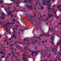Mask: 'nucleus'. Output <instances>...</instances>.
<instances>
[{"label": "nucleus", "instance_id": "4", "mask_svg": "<svg viewBox=\"0 0 61 61\" xmlns=\"http://www.w3.org/2000/svg\"><path fill=\"white\" fill-rule=\"evenodd\" d=\"M56 46H54L53 47H51V49H52V51L53 52H54L55 53V54H56V55H57V51L56 50H57L56 49Z\"/></svg>", "mask_w": 61, "mask_h": 61}, {"label": "nucleus", "instance_id": "36", "mask_svg": "<svg viewBox=\"0 0 61 61\" xmlns=\"http://www.w3.org/2000/svg\"><path fill=\"white\" fill-rule=\"evenodd\" d=\"M30 7H31V10H33V6H30Z\"/></svg>", "mask_w": 61, "mask_h": 61}, {"label": "nucleus", "instance_id": "42", "mask_svg": "<svg viewBox=\"0 0 61 61\" xmlns=\"http://www.w3.org/2000/svg\"><path fill=\"white\" fill-rule=\"evenodd\" d=\"M56 27H57V28H58V26L57 25H56V26L55 27V28H56Z\"/></svg>", "mask_w": 61, "mask_h": 61}, {"label": "nucleus", "instance_id": "39", "mask_svg": "<svg viewBox=\"0 0 61 61\" xmlns=\"http://www.w3.org/2000/svg\"><path fill=\"white\" fill-rule=\"evenodd\" d=\"M19 44H23V43L22 42H19Z\"/></svg>", "mask_w": 61, "mask_h": 61}, {"label": "nucleus", "instance_id": "17", "mask_svg": "<svg viewBox=\"0 0 61 61\" xmlns=\"http://www.w3.org/2000/svg\"><path fill=\"white\" fill-rule=\"evenodd\" d=\"M14 3H15L16 4H18V5H19V6H20L19 4H18L19 3H20V2H17L16 1H15V2Z\"/></svg>", "mask_w": 61, "mask_h": 61}, {"label": "nucleus", "instance_id": "59", "mask_svg": "<svg viewBox=\"0 0 61 61\" xmlns=\"http://www.w3.org/2000/svg\"><path fill=\"white\" fill-rule=\"evenodd\" d=\"M4 56H3L1 57V58H4Z\"/></svg>", "mask_w": 61, "mask_h": 61}, {"label": "nucleus", "instance_id": "12", "mask_svg": "<svg viewBox=\"0 0 61 61\" xmlns=\"http://www.w3.org/2000/svg\"><path fill=\"white\" fill-rule=\"evenodd\" d=\"M55 29H53V28H51V31L52 32H53V35H55Z\"/></svg>", "mask_w": 61, "mask_h": 61}, {"label": "nucleus", "instance_id": "7", "mask_svg": "<svg viewBox=\"0 0 61 61\" xmlns=\"http://www.w3.org/2000/svg\"><path fill=\"white\" fill-rule=\"evenodd\" d=\"M36 42H37V40H35V41L34 40H32V41L31 42V43L32 44H33L34 45L35 44H36Z\"/></svg>", "mask_w": 61, "mask_h": 61}, {"label": "nucleus", "instance_id": "37", "mask_svg": "<svg viewBox=\"0 0 61 61\" xmlns=\"http://www.w3.org/2000/svg\"><path fill=\"white\" fill-rule=\"evenodd\" d=\"M59 18V17H58V16H57V17H56V19H58Z\"/></svg>", "mask_w": 61, "mask_h": 61}, {"label": "nucleus", "instance_id": "52", "mask_svg": "<svg viewBox=\"0 0 61 61\" xmlns=\"http://www.w3.org/2000/svg\"><path fill=\"white\" fill-rule=\"evenodd\" d=\"M56 11H55V14H56Z\"/></svg>", "mask_w": 61, "mask_h": 61}, {"label": "nucleus", "instance_id": "38", "mask_svg": "<svg viewBox=\"0 0 61 61\" xmlns=\"http://www.w3.org/2000/svg\"><path fill=\"white\" fill-rule=\"evenodd\" d=\"M2 18H1V19H4V18H5V17H3L2 16Z\"/></svg>", "mask_w": 61, "mask_h": 61}, {"label": "nucleus", "instance_id": "6", "mask_svg": "<svg viewBox=\"0 0 61 61\" xmlns=\"http://www.w3.org/2000/svg\"><path fill=\"white\" fill-rule=\"evenodd\" d=\"M60 39H61V35L60 36ZM61 43V40H60L59 41V42H57L56 44V46H60V44Z\"/></svg>", "mask_w": 61, "mask_h": 61}, {"label": "nucleus", "instance_id": "31", "mask_svg": "<svg viewBox=\"0 0 61 61\" xmlns=\"http://www.w3.org/2000/svg\"><path fill=\"white\" fill-rule=\"evenodd\" d=\"M16 54H17L18 56H20V53L17 52L16 53Z\"/></svg>", "mask_w": 61, "mask_h": 61}, {"label": "nucleus", "instance_id": "63", "mask_svg": "<svg viewBox=\"0 0 61 61\" xmlns=\"http://www.w3.org/2000/svg\"><path fill=\"white\" fill-rule=\"evenodd\" d=\"M47 51H49V52H50V50H47Z\"/></svg>", "mask_w": 61, "mask_h": 61}, {"label": "nucleus", "instance_id": "30", "mask_svg": "<svg viewBox=\"0 0 61 61\" xmlns=\"http://www.w3.org/2000/svg\"><path fill=\"white\" fill-rule=\"evenodd\" d=\"M18 46H19V45H16V47L18 49H19V47H18Z\"/></svg>", "mask_w": 61, "mask_h": 61}, {"label": "nucleus", "instance_id": "46", "mask_svg": "<svg viewBox=\"0 0 61 61\" xmlns=\"http://www.w3.org/2000/svg\"><path fill=\"white\" fill-rule=\"evenodd\" d=\"M36 14H34V17H36Z\"/></svg>", "mask_w": 61, "mask_h": 61}, {"label": "nucleus", "instance_id": "56", "mask_svg": "<svg viewBox=\"0 0 61 61\" xmlns=\"http://www.w3.org/2000/svg\"><path fill=\"white\" fill-rule=\"evenodd\" d=\"M25 30H27V28H26V27H25Z\"/></svg>", "mask_w": 61, "mask_h": 61}, {"label": "nucleus", "instance_id": "1", "mask_svg": "<svg viewBox=\"0 0 61 61\" xmlns=\"http://www.w3.org/2000/svg\"><path fill=\"white\" fill-rule=\"evenodd\" d=\"M27 17L28 20L30 21L31 23L33 22L34 24H35V23L36 24L37 21L34 19V17L33 16L30 15L29 14H28L27 16Z\"/></svg>", "mask_w": 61, "mask_h": 61}, {"label": "nucleus", "instance_id": "60", "mask_svg": "<svg viewBox=\"0 0 61 61\" xmlns=\"http://www.w3.org/2000/svg\"><path fill=\"white\" fill-rule=\"evenodd\" d=\"M34 37L35 38H37V37H33V38H34Z\"/></svg>", "mask_w": 61, "mask_h": 61}, {"label": "nucleus", "instance_id": "18", "mask_svg": "<svg viewBox=\"0 0 61 61\" xmlns=\"http://www.w3.org/2000/svg\"><path fill=\"white\" fill-rule=\"evenodd\" d=\"M45 16V15H43V16H42L41 15H40V18H41V19H42V17H44V16Z\"/></svg>", "mask_w": 61, "mask_h": 61}, {"label": "nucleus", "instance_id": "20", "mask_svg": "<svg viewBox=\"0 0 61 61\" xmlns=\"http://www.w3.org/2000/svg\"><path fill=\"white\" fill-rule=\"evenodd\" d=\"M47 3H46L45 2H43V5H46V4Z\"/></svg>", "mask_w": 61, "mask_h": 61}, {"label": "nucleus", "instance_id": "62", "mask_svg": "<svg viewBox=\"0 0 61 61\" xmlns=\"http://www.w3.org/2000/svg\"><path fill=\"white\" fill-rule=\"evenodd\" d=\"M13 56H15V54H13Z\"/></svg>", "mask_w": 61, "mask_h": 61}, {"label": "nucleus", "instance_id": "11", "mask_svg": "<svg viewBox=\"0 0 61 61\" xmlns=\"http://www.w3.org/2000/svg\"><path fill=\"white\" fill-rule=\"evenodd\" d=\"M12 13V11H11L10 10L8 12V14L9 15H10L11 16V18H13V16L12 15V14H11Z\"/></svg>", "mask_w": 61, "mask_h": 61}, {"label": "nucleus", "instance_id": "15", "mask_svg": "<svg viewBox=\"0 0 61 61\" xmlns=\"http://www.w3.org/2000/svg\"><path fill=\"white\" fill-rule=\"evenodd\" d=\"M23 43L24 44H25V46L27 48V47H28V44H27L25 42H23Z\"/></svg>", "mask_w": 61, "mask_h": 61}, {"label": "nucleus", "instance_id": "48", "mask_svg": "<svg viewBox=\"0 0 61 61\" xmlns=\"http://www.w3.org/2000/svg\"><path fill=\"white\" fill-rule=\"evenodd\" d=\"M41 50V52H43V51H44L45 50V49H44L43 50Z\"/></svg>", "mask_w": 61, "mask_h": 61}, {"label": "nucleus", "instance_id": "14", "mask_svg": "<svg viewBox=\"0 0 61 61\" xmlns=\"http://www.w3.org/2000/svg\"><path fill=\"white\" fill-rule=\"evenodd\" d=\"M24 41H29V39H28L27 38H26L24 39Z\"/></svg>", "mask_w": 61, "mask_h": 61}, {"label": "nucleus", "instance_id": "10", "mask_svg": "<svg viewBox=\"0 0 61 61\" xmlns=\"http://www.w3.org/2000/svg\"><path fill=\"white\" fill-rule=\"evenodd\" d=\"M45 20L46 21H48V20H40V21L38 23V25H40L41 24H42V23L41 22V21H42V20L45 21Z\"/></svg>", "mask_w": 61, "mask_h": 61}, {"label": "nucleus", "instance_id": "21", "mask_svg": "<svg viewBox=\"0 0 61 61\" xmlns=\"http://www.w3.org/2000/svg\"><path fill=\"white\" fill-rule=\"evenodd\" d=\"M51 38H50L52 40L53 38V37H54V36L53 35H52L51 36Z\"/></svg>", "mask_w": 61, "mask_h": 61}, {"label": "nucleus", "instance_id": "3", "mask_svg": "<svg viewBox=\"0 0 61 61\" xmlns=\"http://www.w3.org/2000/svg\"><path fill=\"white\" fill-rule=\"evenodd\" d=\"M1 25L3 27V28H4V27H5L7 26V24H9V25H13L14 24H15V23L13 22H12L11 23H9V22H8L7 23V24H6L5 25H4V24L2 23H0Z\"/></svg>", "mask_w": 61, "mask_h": 61}, {"label": "nucleus", "instance_id": "45", "mask_svg": "<svg viewBox=\"0 0 61 61\" xmlns=\"http://www.w3.org/2000/svg\"><path fill=\"white\" fill-rule=\"evenodd\" d=\"M4 36V35H3L2 36L0 35V38L2 37V36Z\"/></svg>", "mask_w": 61, "mask_h": 61}, {"label": "nucleus", "instance_id": "40", "mask_svg": "<svg viewBox=\"0 0 61 61\" xmlns=\"http://www.w3.org/2000/svg\"><path fill=\"white\" fill-rule=\"evenodd\" d=\"M32 1L31 0H28V2H31V1Z\"/></svg>", "mask_w": 61, "mask_h": 61}, {"label": "nucleus", "instance_id": "13", "mask_svg": "<svg viewBox=\"0 0 61 61\" xmlns=\"http://www.w3.org/2000/svg\"><path fill=\"white\" fill-rule=\"evenodd\" d=\"M10 8V7H8L7 8V9H5V8H4V10H5V11L6 12V11H7V10H9V9Z\"/></svg>", "mask_w": 61, "mask_h": 61}, {"label": "nucleus", "instance_id": "49", "mask_svg": "<svg viewBox=\"0 0 61 61\" xmlns=\"http://www.w3.org/2000/svg\"><path fill=\"white\" fill-rule=\"evenodd\" d=\"M13 11H17V10H14V9H13Z\"/></svg>", "mask_w": 61, "mask_h": 61}, {"label": "nucleus", "instance_id": "29", "mask_svg": "<svg viewBox=\"0 0 61 61\" xmlns=\"http://www.w3.org/2000/svg\"><path fill=\"white\" fill-rule=\"evenodd\" d=\"M24 3H27V2H28V1L25 0V1H24Z\"/></svg>", "mask_w": 61, "mask_h": 61}, {"label": "nucleus", "instance_id": "57", "mask_svg": "<svg viewBox=\"0 0 61 61\" xmlns=\"http://www.w3.org/2000/svg\"><path fill=\"white\" fill-rule=\"evenodd\" d=\"M2 15H3V16L5 15H4V14L3 13L2 14Z\"/></svg>", "mask_w": 61, "mask_h": 61}, {"label": "nucleus", "instance_id": "53", "mask_svg": "<svg viewBox=\"0 0 61 61\" xmlns=\"http://www.w3.org/2000/svg\"><path fill=\"white\" fill-rule=\"evenodd\" d=\"M1 7H2V8H3V7H4V6H3V5H2V6Z\"/></svg>", "mask_w": 61, "mask_h": 61}, {"label": "nucleus", "instance_id": "23", "mask_svg": "<svg viewBox=\"0 0 61 61\" xmlns=\"http://www.w3.org/2000/svg\"><path fill=\"white\" fill-rule=\"evenodd\" d=\"M50 2H51V1H50V0H48V1H47L46 3L47 4H48V3H50Z\"/></svg>", "mask_w": 61, "mask_h": 61}, {"label": "nucleus", "instance_id": "44", "mask_svg": "<svg viewBox=\"0 0 61 61\" xmlns=\"http://www.w3.org/2000/svg\"><path fill=\"white\" fill-rule=\"evenodd\" d=\"M37 38V39H39V40H40V38L39 37H37V38Z\"/></svg>", "mask_w": 61, "mask_h": 61}, {"label": "nucleus", "instance_id": "55", "mask_svg": "<svg viewBox=\"0 0 61 61\" xmlns=\"http://www.w3.org/2000/svg\"><path fill=\"white\" fill-rule=\"evenodd\" d=\"M42 1H44V2H46V0H42Z\"/></svg>", "mask_w": 61, "mask_h": 61}, {"label": "nucleus", "instance_id": "35", "mask_svg": "<svg viewBox=\"0 0 61 61\" xmlns=\"http://www.w3.org/2000/svg\"><path fill=\"white\" fill-rule=\"evenodd\" d=\"M13 21H15V22H17V20H16L14 18L13 19Z\"/></svg>", "mask_w": 61, "mask_h": 61}, {"label": "nucleus", "instance_id": "19", "mask_svg": "<svg viewBox=\"0 0 61 61\" xmlns=\"http://www.w3.org/2000/svg\"><path fill=\"white\" fill-rule=\"evenodd\" d=\"M48 16H49V17H53V16L52 15H50V14H49L48 15Z\"/></svg>", "mask_w": 61, "mask_h": 61}, {"label": "nucleus", "instance_id": "51", "mask_svg": "<svg viewBox=\"0 0 61 61\" xmlns=\"http://www.w3.org/2000/svg\"><path fill=\"white\" fill-rule=\"evenodd\" d=\"M9 42L10 43H12V41H10Z\"/></svg>", "mask_w": 61, "mask_h": 61}, {"label": "nucleus", "instance_id": "47", "mask_svg": "<svg viewBox=\"0 0 61 61\" xmlns=\"http://www.w3.org/2000/svg\"><path fill=\"white\" fill-rule=\"evenodd\" d=\"M16 29H17V27H18V25H16Z\"/></svg>", "mask_w": 61, "mask_h": 61}, {"label": "nucleus", "instance_id": "64", "mask_svg": "<svg viewBox=\"0 0 61 61\" xmlns=\"http://www.w3.org/2000/svg\"><path fill=\"white\" fill-rule=\"evenodd\" d=\"M29 52H31V51L30 49V50H29Z\"/></svg>", "mask_w": 61, "mask_h": 61}, {"label": "nucleus", "instance_id": "58", "mask_svg": "<svg viewBox=\"0 0 61 61\" xmlns=\"http://www.w3.org/2000/svg\"><path fill=\"white\" fill-rule=\"evenodd\" d=\"M7 58H9V56H7Z\"/></svg>", "mask_w": 61, "mask_h": 61}, {"label": "nucleus", "instance_id": "2", "mask_svg": "<svg viewBox=\"0 0 61 61\" xmlns=\"http://www.w3.org/2000/svg\"><path fill=\"white\" fill-rule=\"evenodd\" d=\"M39 28L40 29L41 32L42 33L43 35L41 34V35H40L39 36V37H41L42 36H50L48 35L49 34H44V32L43 31V30H42V29H41V26H40L39 27Z\"/></svg>", "mask_w": 61, "mask_h": 61}, {"label": "nucleus", "instance_id": "27", "mask_svg": "<svg viewBox=\"0 0 61 61\" xmlns=\"http://www.w3.org/2000/svg\"><path fill=\"white\" fill-rule=\"evenodd\" d=\"M57 8H61V5H60L59 6L57 7Z\"/></svg>", "mask_w": 61, "mask_h": 61}, {"label": "nucleus", "instance_id": "33", "mask_svg": "<svg viewBox=\"0 0 61 61\" xmlns=\"http://www.w3.org/2000/svg\"><path fill=\"white\" fill-rule=\"evenodd\" d=\"M35 54L36 55H37V54H38V52L37 51H36L35 52Z\"/></svg>", "mask_w": 61, "mask_h": 61}, {"label": "nucleus", "instance_id": "28", "mask_svg": "<svg viewBox=\"0 0 61 61\" xmlns=\"http://www.w3.org/2000/svg\"><path fill=\"white\" fill-rule=\"evenodd\" d=\"M51 44L52 46H53V45H54V43L53 41H51Z\"/></svg>", "mask_w": 61, "mask_h": 61}, {"label": "nucleus", "instance_id": "41", "mask_svg": "<svg viewBox=\"0 0 61 61\" xmlns=\"http://www.w3.org/2000/svg\"><path fill=\"white\" fill-rule=\"evenodd\" d=\"M43 7L42 6H41V10H42V9H43Z\"/></svg>", "mask_w": 61, "mask_h": 61}, {"label": "nucleus", "instance_id": "9", "mask_svg": "<svg viewBox=\"0 0 61 61\" xmlns=\"http://www.w3.org/2000/svg\"><path fill=\"white\" fill-rule=\"evenodd\" d=\"M60 52H61V50H60L59 51V55H58V56L59 57L58 58V60H60V61H61V60L60 59V57H60L61 56V53H60Z\"/></svg>", "mask_w": 61, "mask_h": 61}, {"label": "nucleus", "instance_id": "54", "mask_svg": "<svg viewBox=\"0 0 61 61\" xmlns=\"http://www.w3.org/2000/svg\"><path fill=\"white\" fill-rule=\"evenodd\" d=\"M44 42L42 41V43L43 44V45H44Z\"/></svg>", "mask_w": 61, "mask_h": 61}, {"label": "nucleus", "instance_id": "26", "mask_svg": "<svg viewBox=\"0 0 61 61\" xmlns=\"http://www.w3.org/2000/svg\"><path fill=\"white\" fill-rule=\"evenodd\" d=\"M51 57V55L50 54H49V55L47 56L48 57Z\"/></svg>", "mask_w": 61, "mask_h": 61}, {"label": "nucleus", "instance_id": "43", "mask_svg": "<svg viewBox=\"0 0 61 61\" xmlns=\"http://www.w3.org/2000/svg\"><path fill=\"white\" fill-rule=\"evenodd\" d=\"M55 15H54V16H56V17H57V16H57V15H56V14H55Z\"/></svg>", "mask_w": 61, "mask_h": 61}, {"label": "nucleus", "instance_id": "16", "mask_svg": "<svg viewBox=\"0 0 61 61\" xmlns=\"http://www.w3.org/2000/svg\"><path fill=\"white\" fill-rule=\"evenodd\" d=\"M31 53H32V54H31V56H34L33 55H34V53H35V51L33 52V51H31Z\"/></svg>", "mask_w": 61, "mask_h": 61}, {"label": "nucleus", "instance_id": "5", "mask_svg": "<svg viewBox=\"0 0 61 61\" xmlns=\"http://www.w3.org/2000/svg\"><path fill=\"white\" fill-rule=\"evenodd\" d=\"M48 11H50V12H51V10H49L50 9H51V10L52 9V8H50V7H51V4H50L48 3Z\"/></svg>", "mask_w": 61, "mask_h": 61}, {"label": "nucleus", "instance_id": "25", "mask_svg": "<svg viewBox=\"0 0 61 61\" xmlns=\"http://www.w3.org/2000/svg\"><path fill=\"white\" fill-rule=\"evenodd\" d=\"M14 45V44H12V45L11 44H10V47H12V46H13V45Z\"/></svg>", "mask_w": 61, "mask_h": 61}, {"label": "nucleus", "instance_id": "24", "mask_svg": "<svg viewBox=\"0 0 61 61\" xmlns=\"http://www.w3.org/2000/svg\"><path fill=\"white\" fill-rule=\"evenodd\" d=\"M15 29H16V28H15L13 29V31L14 34H15V33H16V32L15 31H14V30H15Z\"/></svg>", "mask_w": 61, "mask_h": 61}, {"label": "nucleus", "instance_id": "8", "mask_svg": "<svg viewBox=\"0 0 61 61\" xmlns=\"http://www.w3.org/2000/svg\"><path fill=\"white\" fill-rule=\"evenodd\" d=\"M13 37L14 38V39H16V36L15 35L13 34V35L11 36V38L9 39V40H11V39H12Z\"/></svg>", "mask_w": 61, "mask_h": 61}, {"label": "nucleus", "instance_id": "61", "mask_svg": "<svg viewBox=\"0 0 61 61\" xmlns=\"http://www.w3.org/2000/svg\"><path fill=\"white\" fill-rule=\"evenodd\" d=\"M3 55H4L5 56H6V55L4 53H3Z\"/></svg>", "mask_w": 61, "mask_h": 61}, {"label": "nucleus", "instance_id": "34", "mask_svg": "<svg viewBox=\"0 0 61 61\" xmlns=\"http://www.w3.org/2000/svg\"><path fill=\"white\" fill-rule=\"evenodd\" d=\"M2 3H4L3 2V1H1V0H0V4Z\"/></svg>", "mask_w": 61, "mask_h": 61}, {"label": "nucleus", "instance_id": "32", "mask_svg": "<svg viewBox=\"0 0 61 61\" xmlns=\"http://www.w3.org/2000/svg\"><path fill=\"white\" fill-rule=\"evenodd\" d=\"M5 23V21H4L2 22H0V24H2V23Z\"/></svg>", "mask_w": 61, "mask_h": 61}, {"label": "nucleus", "instance_id": "50", "mask_svg": "<svg viewBox=\"0 0 61 61\" xmlns=\"http://www.w3.org/2000/svg\"><path fill=\"white\" fill-rule=\"evenodd\" d=\"M12 3H11V4H8V5H12Z\"/></svg>", "mask_w": 61, "mask_h": 61}, {"label": "nucleus", "instance_id": "22", "mask_svg": "<svg viewBox=\"0 0 61 61\" xmlns=\"http://www.w3.org/2000/svg\"><path fill=\"white\" fill-rule=\"evenodd\" d=\"M26 7H28V9H29V8L30 7V6H29L28 5H26Z\"/></svg>", "mask_w": 61, "mask_h": 61}]
</instances>
